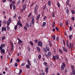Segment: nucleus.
<instances>
[{"instance_id":"bf43d9fd","label":"nucleus","mask_w":75,"mask_h":75,"mask_svg":"<svg viewBox=\"0 0 75 75\" xmlns=\"http://www.w3.org/2000/svg\"><path fill=\"white\" fill-rule=\"evenodd\" d=\"M15 67H17V66H18V64H17V63H16L15 64Z\"/></svg>"},{"instance_id":"423d86ee","label":"nucleus","mask_w":75,"mask_h":75,"mask_svg":"<svg viewBox=\"0 0 75 75\" xmlns=\"http://www.w3.org/2000/svg\"><path fill=\"white\" fill-rule=\"evenodd\" d=\"M6 46V44H1V46H0V49H1V50L2 49H3V48H4V47H5Z\"/></svg>"},{"instance_id":"cd10ccee","label":"nucleus","mask_w":75,"mask_h":75,"mask_svg":"<svg viewBox=\"0 0 75 75\" xmlns=\"http://www.w3.org/2000/svg\"><path fill=\"white\" fill-rule=\"evenodd\" d=\"M61 69L62 71H64V67H63V66H61Z\"/></svg>"},{"instance_id":"603ef678","label":"nucleus","mask_w":75,"mask_h":75,"mask_svg":"<svg viewBox=\"0 0 75 75\" xmlns=\"http://www.w3.org/2000/svg\"><path fill=\"white\" fill-rule=\"evenodd\" d=\"M30 46H29L28 47V51H30Z\"/></svg>"},{"instance_id":"473e14b6","label":"nucleus","mask_w":75,"mask_h":75,"mask_svg":"<svg viewBox=\"0 0 75 75\" xmlns=\"http://www.w3.org/2000/svg\"><path fill=\"white\" fill-rule=\"evenodd\" d=\"M42 25L44 26L46 25V22H43L42 24Z\"/></svg>"},{"instance_id":"72a5a7b5","label":"nucleus","mask_w":75,"mask_h":75,"mask_svg":"<svg viewBox=\"0 0 75 75\" xmlns=\"http://www.w3.org/2000/svg\"><path fill=\"white\" fill-rule=\"evenodd\" d=\"M69 39H70V40L72 39V35H69Z\"/></svg>"},{"instance_id":"79ce46f5","label":"nucleus","mask_w":75,"mask_h":75,"mask_svg":"<svg viewBox=\"0 0 75 75\" xmlns=\"http://www.w3.org/2000/svg\"><path fill=\"white\" fill-rule=\"evenodd\" d=\"M62 25H63V23L62 22H61L60 23V27H62Z\"/></svg>"},{"instance_id":"4468645a","label":"nucleus","mask_w":75,"mask_h":75,"mask_svg":"<svg viewBox=\"0 0 75 75\" xmlns=\"http://www.w3.org/2000/svg\"><path fill=\"white\" fill-rule=\"evenodd\" d=\"M11 46V50H13L14 49V44H13V43H12Z\"/></svg>"},{"instance_id":"20e7f679","label":"nucleus","mask_w":75,"mask_h":75,"mask_svg":"<svg viewBox=\"0 0 75 75\" xmlns=\"http://www.w3.org/2000/svg\"><path fill=\"white\" fill-rule=\"evenodd\" d=\"M45 57H46V58H47L48 59V57H50L51 55V52H49L47 54H45Z\"/></svg>"},{"instance_id":"c85d7f7f","label":"nucleus","mask_w":75,"mask_h":75,"mask_svg":"<svg viewBox=\"0 0 75 75\" xmlns=\"http://www.w3.org/2000/svg\"><path fill=\"white\" fill-rule=\"evenodd\" d=\"M41 58V54H39L38 55V58L39 59H40Z\"/></svg>"},{"instance_id":"a19ab883","label":"nucleus","mask_w":75,"mask_h":75,"mask_svg":"<svg viewBox=\"0 0 75 75\" xmlns=\"http://www.w3.org/2000/svg\"><path fill=\"white\" fill-rule=\"evenodd\" d=\"M71 20L73 21H74V20H75V17H71Z\"/></svg>"},{"instance_id":"f3484780","label":"nucleus","mask_w":75,"mask_h":75,"mask_svg":"<svg viewBox=\"0 0 75 75\" xmlns=\"http://www.w3.org/2000/svg\"><path fill=\"white\" fill-rule=\"evenodd\" d=\"M66 12L67 14H69V9L67 8L66 10Z\"/></svg>"},{"instance_id":"2f4dec72","label":"nucleus","mask_w":75,"mask_h":75,"mask_svg":"<svg viewBox=\"0 0 75 75\" xmlns=\"http://www.w3.org/2000/svg\"><path fill=\"white\" fill-rule=\"evenodd\" d=\"M59 52H60V53H61V54H63V52H62V50H61L60 49H59Z\"/></svg>"},{"instance_id":"8fccbe9b","label":"nucleus","mask_w":75,"mask_h":75,"mask_svg":"<svg viewBox=\"0 0 75 75\" xmlns=\"http://www.w3.org/2000/svg\"><path fill=\"white\" fill-rule=\"evenodd\" d=\"M61 66H63V67H66V66L65 65V63H63V65H62Z\"/></svg>"},{"instance_id":"412c9836","label":"nucleus","mask_w":75,"mask_h":75,"mask_svg":"<svg viewBox=\"0 0 75 75\" xmlns=\"http://www.w3.org/2000/svg\"><path fill=\"white\" fill-rule=\"evenodd\" d=\"M55 12H53L52 13V15L53 17H55Z\"/></svg>"},{"instance_id":"6ab92c4d","label":"nucleus","mask_w":75,"mask_h":75,"mask_svg":"<svg viewBox=\"0 0 75 75\" xmlns=\"http://www.w3.org/2000/svg\"><path fill=\"white\" fill-rule=\"evenodd\" d=\"M34 13L35 14V15H37L38 14V12H37V10H34Z\"/></svg>"},{"instance_id":"58836bf2","label":"nucleus","mask_w":75,"mask_h":75,"mask_svg":"<svg viewBox=\"0 0 75 75\" xmlns=\"http://www.w3.org/2000/svg\"><path fill=\"white\" fill-rule=\"evenodd\" d=\"M30 45H34V44H33V42H32L31 41H30Z\"/></svg>"},{"instance_id":"69168bd1","label":"nucleus","mask_w":75,"mask_h":75,"mask_svg":"<svg viewBox=\"0 0 75 75\" xmlns=\"http://www.w3.org/2000/svg\"><path fill=\"white\" fill-rule=\"evenodd\" d=\"M47 18V16H45L43 18V19L44 20H45Z\"/></svg>"},{"instance_id":"7c9ffc66","label":"nucleus","mask_w":75,"mask_h":75,"mask_svg":"<svg viewBox=\"0 0 75 75\" xmlns=\"http://www.w3.org/2000/svg\"><path fill=\"white\" fill-rule=\"evenodd\" d=\"M75 11H74V10H72L71 11V13L73 14H75Z\"/></svg>"},{"instance_id":"3c124183","label":"nucleus","mask_w":75,"mask_h":75,"mask_svg":"<svg viewBox=\"0 0 75 75\" xmlns=\"http://www.w3.org/2000/svg\"><path fill=\"white\" fill-rule=\"evenodd\" d=\"M57 4L58 7L59 8L60 7V4H59V2L57 3Z\"/></svg>"},{"instance_id":"dca6fc26","label":"nucleus","mask_w":75,"mask_h":75,"mask_svg":"<svg viewBox=\"0 0 75 75\" xmlns=\"http://www.w3.org/2000/svg\"><path fill=\"white\" fill-rule=\"evenodd\" d=\"M47 4L49 6H51V2L50 1H48L47 2Z\"/></svg>"},{"instance_id":"c03bdc74","label":"nucleus","mask_w":75,"mask_h":75,"mask_svg":"<svg viewBox=\"0 0 75 75\" xmlns=\"http://www.w3.org/2000/svg\"><path fill=\"white\" fill-rule=\"evenodd\" d=\"M43 65H44V66H46V65H47V63L46 62H44L43 63Z\"/></svg>"},{"instance_id":"f03ea898","label":"nucleus","mask_w":75,"mask_h":75,"mask_svg":"<svg viewBox=\"0 0 75 75\" xmlns=\"http://www.w3.org/2000/svg\"><path fill=\"white\" fill-rule=\"evenodd\" d=\"M46 49L45 48H43V50L45 52H47V51H50V47H48V45H46Z\"/></svg>"},{"instance_id":"6e6552de","label":"nucleus","mask_w":75,"mask_h":75,"mask_svg":"<svg viewBox=\"0 0 75 75\" xmlns=\"http://www.w3.org/2000/svg\"><path fill=\"white\" fill-rule=\"evenodd\" d=\"M38 45L40 47H42V42L41 41H40L38 42Z\"/></svg>"},{"instance_id":"4d7b16f0","label":"nucleus","mask_w":75,"mask_h":75,"mask_svg":"<svg viewBox=\"0 0 75 75\" xmlns=\"http://www.w3.org/2000/svg\"><path fill=\"white\" fill-rule=\"evenodd\" d=\"M11 21V18H9L8 20V22H9V23H10Z\"/></svg>"},{"instance_id":"f257e3e1","label":"nucleus","mask_w":75,"mask_h":75,"mask_svg":"<svg viewBox=\"0 0 75 75\" xmlns=\"http://www.w3.org/2000/svg\"><path fill=\"white\" fill-rule=\"evenodd\" d=\"M66 44L67 47L68 48H69V49H71V48H73L74 47L73 44H72L71 43H69V42H68V40L66 41Z\"/></svg>"},{"instance_id":"ddd939ff","label":"nucleus","mask_w":75,"mask_h":75,"mask_svg":"<svg viewBox=\"0 0 75 75\" xmlns=\"http://www.w3.org/2000/svg\"><path fill=\"white\" fill-rule=\"evenodd\" d=\"M2 31H3L4 30V31H6V27H5L4 28V27H3L2 28Z\"/></svg>"},{"instance_id":"5701e85b","label":"nucleus","mask_w":75,"mask_h":75,"mask_svg":"<svg viewBox=\"0 0 75 75\" xmlns=\"http://www.w3.org/2000/svg\"><path fill=\"white\" fill-rule=\"evenodd\" d=\"M49 45L51 47H52V43H51V41H49Z\"/></svg>"},{"instance_id":"ea45409f","label":"nucleus","mask_w":75,"mask_h":75,"mask_svg":"<svg viewBox=\"0 0 75 75\" xmlns=\"http://www.w3.org/2000/svg\"><path fill=\"white\" fill-rule=\"evenodd\" d=\"M56 40L57 41H59V39L58 36H57L56 37Z\"/></svg>"},{"instance_id":"c9c22d12","label":"nucleus","mask_w":75,"mask_h":75,"mask_svg":"<svg viewBox=\"0 0 75 75\" xmlns=\"http://www.w3.org/2000/svg\"><path fill=\"white\" fill-rule=\"evenodd\" d=\"M7 23V25H9L10 24V22H8V21H7L6 22Z\"/></svg>"},{"instance_id":"0eeeda50","label":"nucleus","mask_w":75,"mask_h":75,"mask_svg":"<svg viewBox=\"0 0 75 75\" xmlns=\"http://www.w3.org/2000/svg\"><path fill=\"white\" fill-rule=\"evenodd\" d=\"M21 22L20 20H19L17 23L16 25H18H18H20V27H22V24L21 23H20Z\"/></svg>"},{"instance_id":"39448f33","label":"nucleus","mask_w":75,"mask_h":75,"mask_svg":"<svg viewBox=\"0 0 75 75\" xmlns=\"http://www.w3.org/2000/svg\"><path fill=\"white\" fill-rule=\"evenodd\" d=\"M25 25L26 27H27L28 28H29V27H31V26H32L31 25V23H30L29 24H28V23H26Z\"/></svg>"},{"instance_id":"2eb2a0df","label":"nucleus","mask_w":75,"mask_h":75,"mask_svg":"<svg viewBox=\"0 0 75 75\" xmlns=\"http://www.w3.org/2000/svg\"><path fill=\"white\" fill-rule=\"evenodd\" d=\"M36 49L38 52H40V51H41V50L40 49V48L39 47H36Z\"/></svg>"},{"instance_id":"7ed1b4c3","label":"nucleus","mask_w":75,"mask_h":75,"mask_svg":"<svg viewBox=\"0 0 75 75\" xmlns=\"http://www.w3.org/2000/svg\"><path fill=\"white\" fill-rule=\"evenodd\" d=\"M53 59H54V61H55L56 59H59V56L57 54H56L55 56L54 55H53Z\"/></svg>"},{"instance_id":"9d476101","label":"nucleus","mask_w":75,"mask_h":75,"mask_svg":"<svg viewBox=\"0 0 75 75\" xmlns=\"http://www.w3.org/2000/svg\"><path fill=\"white\" fill-rule=\"evenodd\" d=\"M40 14H39L36 17L37 21H38V20L40 19Z\"/></svg>"},{"instance_id":"5fc2aeb1","label":"nucleus","mask_w":75,"mask_h":75,"mask_svg":"<svg viewBox=\"0 0 75 75\" xmlns=\"http://www.w3.org/2000/svg\"><path fill=\"white\" fill-rule=\"evenodd\" d=\"M21 72H22V69H20L19 71V73L18 74H21Z\"/></svg>"},{"instance_id":"338daca9","label":"nucleus","mask_w":75,"mask_h":75,"mask_svg":"<svg viewBox=\"0 0 75 75\" xmlns=\"http://www.w3.org/2000/svg\"><path fill=\"white\" fill-rule=\"evenodd\" d=\"M25 64V63H23L21 64V66H23V65H24Z\"/></svg>"},{"instance_id":"49530a36","label":"nucleus","mask_w":75,"mask_h":75,"mask_svg":"<svg viewBox=\"0 0 75 75\" xmlns=\"http://www.w3.org/2000/svg\"><path fill=\"white\" fill-rule=\"evenodd\" d=\"M13 9L14 10H16V6H15V5H13Z\"/></svg>"},{"instance_id":"f8f14e48","label":"nucleus","mask_w":75,"mask_h":75,"mask_svg":"<svg viewBox=\"0 0 75 75\" xmlns=\"http://www.w3.org/2000/svg\"><path fill=\"white\" fill-rule=\"evenodd\" d=\"M48 69H49V66L47 67L45 69V71L47 73H48Z\"/></svg>"},{"instance_id":"e2e57ef3","label":"nucleus","mask_w":75,"mask_h":75,"mask_svg":"<svg viewBox=\"0 0 75 75\" xmlns=\"http://www.w3.org/2000/svg\"><path fill=\"white\" fill-rule=\"evenodd\" d=\"M6 28L8 30H10V28H9V27L8 26H7Z\"/></svg>"},{"instance_id":"37998d69","label":"nucleus","mask_w":75,"mask_h":75,"mask_svg":"<svg viewBox=\"0 0 75 75\" xmlns=\"http://www.w3.org/2000/svg\"><path fill=\"white\" fill-rule=\"evenodd\" d=\"M18 26L17 25H16L15 26V30H17V26Z\"/></svg>"},{"instance_id":"e433bc0d","label":"nucleus","mask_w":75,"mask_h":75,"mask_svg":"<svg viewBox=\"0 0 75 75\" xmlns=\"http://www.w3.org/2000/svg\"><path fill=\"white\" fill-rule=\"evenodd\" d=\"M52 37L53 40H55V36L53 35Z\"/></svg>"},{"instance_id":"1a4fd4ad","label":"nucleus","mask_w":75,"mask_h":75,"mask_svg":"<svg viewBox=\"0 0 75 75\" xmlns=\"http://www.w3.org/2000/svg\"><path fill=\"white\" fill-rule=\"evenodd\" d=\"M31 23L33 26H34V23H35V20L34 18H32L31 21Z\"/></svg>"},{"instance_id":"bb28decb","label":"nucleus","mask_w":75,"mask_h":75,"mask_svg":"<svg viewBox=\"0 0 75 75\" xmlns=\"http://www.w3.org/2000/svg\"><path fill=\"white\" fill-rule=\"evenodd\" d=\"M5 38H6V36H4L2 37V41H4V40H5Z\"/></svg>"},{"instance_id":"393cba45","label":"nucleus","mask_w":75,"mask_h":75,"mask_svg":"<svg viewBox=\"0 0 75 75\" xmlns=\"http://www.w3.org/2000/svg\"><path fill=\"white\" fill-rule=\"evenodd\" d=\"M28 63L30 66H31V63H30V62L29 60H28Z\"/></svg>"},{"instance_id":"4c0bfd02","label":"nucleus","mask_w":75,"mask_h":75,"mask_svg":"<svg viewBox=\"0 0 75 75\" xmlns=\"http://www.w3.org/2000/svg\"><path fill=\"white\" fill-rule=\"evenodd\" d=\"M24 29L25 31H27V28H26V26H24L23 28Z\"/></svg>"},{"instance_id":"09e8293b","label":"nucleus","mask_w":75,"mask_h":75,"mask_svg":"<svg viewBox=\"0 0 75 75\" xmlns=\"http://www.w3.org/2000/svg\"><path fill=\"white\" fill-rule=\"evenodd\" d=\"M66 24L67 25H68V21H67L66 22Z\"/></svg>"},{"instance_id":"774afa93","label":"nucleus","mask_w":75,"mask_h":75,"mask_svg":"<svg viewBox=\"0 0 75 75\" xmlns=\"http://www.w3.org/2000/svg\"><path fill=\"white\" fill-rule=\"evenodd\" d=\"M45 74V73H42L40 74V75H44Z\"/></svg>"},{"instance_id":"052dcab7","label":"nucleus","mask_w":75,"mask_h":75,"mask_svg":"<svg viewBox=\"0 0 75 75\" xmlns=\"http://www.w3.org/2000/svg\"><path fill=\"white\" fill-rule=\"evenodd\" d=\"M3 23L4 25H6V21H4Z\"/></svg>"},{"instance_id":"9b49d317","label":"nucleus","mask_w":75,"mask_h":75,"mask_svg":"<svg viewBox=\"0 0 75 75\" xmlns=\"http://www.w3.org/2000/svg\"><path fill=\"white\" fill-rule=\"evenodd\" d=\"M63 50L66 52H68V50L66 48H65L64 47H63Z\"/></svg>"},{"instance_id":"aec40b11","label":"nucleus","mask_w":75,"mask_h":75,"mask_svg":"<svg viewBox=\"0 0 75 75\" xmlns=\"http://www.w3.org/2000/svg\"><path fill=\"white\" fill-rule=\"evenodd\" d=\"M55 22L54 21L53 23L52 24V27L54 28L55 27Z\"/></svg>"},{"instance_id":"c756f323","label":"nucleus","mask_w":75,"mask_h":75,"mask_svg":"<svg viewBox=\"0 0 75 75\" xmlns=\"http://www.w3.org/2000/svg\"><path fill=\"white\" fill-rule=\"evenodd\" d=\"M69 0H67L66 3V4L68 5V4H69Z\"/></svg>"},{"instance_id":"13d9d810","label":"nucleus","mask_w":75,"mask_h":75,"mask_svg":"<svg viewBox=\"0 0 75 75\" xmlns=\"http://www.w3.org/2000/svg\"><path fill=\"white\" fill-rule=\"evenodd\" d=\"M46 8V5H45L43 7V10H45Z\"/></svg>"},{"instance_id":"a211bd4d","label":"nucleus","mask_w":75,"mask_h":75,"mask_svg":"<svg viewBox=\"0 0 75 75\" xmlns=\"http://www.w3.org/2000/svg\"><path fill=\"white\" fill-rule=\"evenodd\" d=\"M23 10H25L26 8V5H24L23 6Z\"/></svg>"},{"instance_id":"a18cd8bd","label":"nucleus","mask_w":75,"mask_h":75,"mask_svg":"<svg viewBox=\"0 0 75 75\" xmlns=\"http://www.w3.org/2000/svg\"><path fill=\"white\" fill-rule=\"evenodd\" d=\"M20 43H23V41L21 40L18 41V43L20 44Z\"/></svg>"},{"instance_id":"f704fd0d","label":"nucleus","mask_w":75,"mask_h":75,"mask_svg":"<svg viewBox=\"0 0 75 75\" xmlns=\"http://www.w3.org/2000/svg\"><path fill=\"white\" fill-rule=\"evenodd\" d=\"M63 43L64 45V46H65V45H65V41H64V40H63Z\"/></svg>"},{"instance_id":"6e6d98bb","label":"nucleus","mask_w":75,"mask_h":75,"mask_svg":"<svg viewBox=\"0 0 75 75\" xmlns=\"http://www.w3.org/2000/svg\"><path fill=\"white\" fill-rule=\"evenodd\" d=\"M72 28L71 26L69 27V31H72Z\"/></svg>"},{"instance_id":"0e129e2a","label":"nucleus","mask_w":75,"mask_h":75,"mask_svg":"<svg viewBox=\"0 0 75 75\" xmlns=\"http://www.w3.org/2000/svg\"><path fill=\"white\" fill-rule=\"evenodd\" d=\"M10 8L11 10L12 9V4H10Z\"/></svg>"},{"instance_id":"864d4df0","label":"nucleus","mask_w":75,"mask_h":75,"mask_svg":"<svg viewBox=\"0 0 75 75\" xmlns=\"http://www.w3.org/2000/svg\"><path fill=\"white\" fill-rule=\"evenodd\" d=\"M32 15V13H30L28 15V17L29 18L30 17V16H31Z\"/></svg>"},{"instance_id":"de8ad7c7","label":"nucleus","mask_w":75,"mask_h":75,"mask_svg":"<svg viewBox=\"0 0 75 75\" xmlns=\"http://www.w3.org/2000/svg\"><path fill=\"white\" fill-rule=\"evenodd\" d=\"M26 68H30V66H29V65L27 64L26 65Z\"/></svg>"},{"instance_id":"a878e982","label":"nucleus","mask_w":75,"mask_h":75,"mask_svg":"<svg viewBox=\"0 0 75 75\" xmlns=\"http://www.w3.org/2000/svg\"><path fill=\"white\" fill-rule=\"evenodd\" d=\"M72 73L74 75H75V69L72 70Z\"/></svg>"},{"instance_id":"4be33fe9","label":"nucleus","mask_w":75,"mask_h":75,"mask_svg":"<svg viewBox=\"0 0 75 75\" xmlns=\"http://www.w3.org/2000/svg\"><path fill=\"white\" fill-rule=\"evenodd\" d=\"M71 68L72 70H73V69H75V67H74V65H71Z\"/></svg>"},{"instance_id":"b1692460","label":"nucleus","mask_w":75,"mask_h":75,"mask_svg":"<svg viewBox=\"0 0 75 75\" xmlns=\"http://www.w3.org/2000/svg\"><path fill=\"white\" fill-rule=\"evenodd\" d=\"M38 8V5H36L35 7V10H37Z\"/></svg>"},{"instance_id":"680f3d73","label":"nucleus","mask_w":75,"mask_h":75,"mask_svg":"<svg viewBox=\"0 0 75 75\" xmlns=\"http://www.w3.org/2000/svg\"><path fill=\"white\" fill-rule=\"evenodd\" d=\"M17 62H20V59H18L16 60Z\"/></svg>"}]
</instances>
